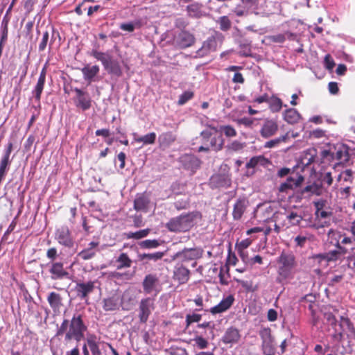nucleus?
<instances>
[{
    "instance_id": "obj_21",
    "label": "nucleus",
    "mask_w": 355,
    "mask_h": 355,
    "mask_svg": "<svg viewBox=\"0 0 355 355\" xmlns=\"http://www.w3.org/2000/svg\"><path fill=\"white\" fill-rule=\"evenodd\" d=\"M234 302V297L232 295H229L225 298H223L219 304L213 306L210 309L212 314L220 313L229 309Z\"/></svg>"
},
{
    "instance_id": "obj_24",
    "label": "nucleus",
    "mask_w": 355,
    "mask_h": 355,
    "mask_svg": "<svg viewBox=\"0 0 355 355\" xmlns=\"http://www.w3.org/2000/svg\"><path fill=\"white\" fill-rule=\"evenodd\" d=\"M278 130V125L273 120H266L261 130V135L264 138H268L274 135Z\"/></svg>"
},
{
    "instance_id": "obj_31",
    "label": "nucleus",
    "mask_w": 355,
    "mask_h": 355,
    "mask_svg": "<svg viewBox=\"0 0 355 355\" xmlns=\"http://www.w3.org/2000/svg\"><path fill=\"white\" fill-rule=\"evenodd\" d=\"M304 179H287L286 182L281 184L279 188V192L288 193L297 187H299Z\"/></svg>"
},
{
    "instance_id": "obj_63",
    "label": "nucleus",
    "mask_w": 355,
    "mask_h": 355,
    "mask_svg": "<svg viewBox=\"0 0 355 355\" xmlns=\"http://www.w3.org/2000/svg\"><path fill=\"white\" fill-rule=\"evenodd\" d=\"M267 318L270 322H274L277 319V312L273 309H270L268 311Z\"/></svg>"
},
{
    "instance_id": "obj_8",
    "label": "nucleus",
    "mask_w": 355,
    "mask_h": 355,
    "mask_svg": "<svg viewBox=\"0 0 355 355\" xmlns=\"http://www.w3.org/2000/svg\"><path fill=\"white\" fill-rule=\"evenodd\" d=\"M275 221L282 220V227L289 228L291 226L299 225L303 218L296 212H277L273 216Z\"/></svg>"
},
{
    "instance_id": "obj_26",
    "label": "nucleus",
    "mask_w": 355,
    "mask_h": 355,
    "mask_svg": "<svg viewBox=\"0 0 355 355\" xmlns=\"http://www.w3.org/2000/svg\"><path fill=\"white\" fill-rule=\"evenodd\" d=\"M103 309L105 311H114L119 309V298L116 295L103 300Z\"/></svg>"
},
{
    "instance_id": "obj_25",
    "label": "nucleus",
    "mask_w": 355,
    "mask_h": 355,
    "mask_svg": "<svg viewBox=\"0 0 355 355\" xmlns=\"http://www.w3.org/2000/svg\"><path fill=\"white\" fill-rule=\"evenodd\" d=\"M248 205V200H246L244 198H242V199L240 198L238 200H236V202H235V204L234 205L233 211H232V216H233L234 220H238L242 218L244 212L246 210Z\"/></svg>"
},
{
    "instance_id": "obj_55",
    "label": "nucleus",
    "mask_w": 355,
    "mask_h": 355,
    "mask_svg": "<svg viewBox=\"0 0 355 355\" xmlns=\"http://www.w3.org/2000/svg\"><path fill=\"white\" fill-rule=\"evenodd\" d=\"M201 318L202 315L200 314H188L186 315V326L188 327L193 322H198L201 320Z\"/></svg>"
},
{
    "instance_id": "obj_1",
    "label": "nucleus",
    "mask_w": 355,
    "mask_h": 355,
    "mask_svg": "<svg viewBox=\"0 0 355 355\" xmlns=\"http://www.w3.org/2000/svg\"><path fill=\"white\" fill-rule=\"evenodd\" d=\"M83 315L75 313L71 320L64 319L58 329L56 336L64 335V341L75 340L80 342L83 338L87 326L83 320Z\"/></svg>"
},
{
    "instance_id": "obj_54",
    "label": "nucleus",
    "mask_w": 355,
    "mask_h": 355,
    "mask_svg": "<svg viewBox=\"0 0 355 355\" xmlns=\"http://www.w3.org/2000/svg\"><path fill=\"white\" fill-rule=\"evenodd\" d=\"M193 97V92L191 91H185L180 96L178 99V105H182L185 104L188 101Z\"/></svg>"
},
{
    "instance_id": "obj_30",
    "label": "nucleus",
    "mask_w": 355,
    "mask_h": 355,
    "mask_svg": "<svg viewBox=\"0 0 355 355\" xmlns=\"http://www.w3.org/2000/svg\"><path fill=\"white\" fill-rule=\"evenodd\" d=\"M47 301L51 308L54 311H59L60 309L63 306L62 298L61 295L55 292H51L48 297Z\"/></svg>"
},
{
    "instance_id": "obj_53",
    "label": "nucleus",
    "mask_w": 355,
    "mask_h": 355,
    "mask_svg": "<svg viewBox=\"0 0 355 355\" xmlns=\"http://www.w3.org/2000/svg\"><path fill=\"white\" fill-rule=\"evenodd\" d=\"M89 182L91 186L88 190L92 192L99 191L102 189L101 179H91Z\"/></svg>"
},
{
    "instance_id": "obj_45",
    "label": "nucleus",
    "mask_w": 355,
    "mask_h": 355,
    "mask_svg": "<svg viewBox=\"0 0 355 355\" xmlns=\"http://www.w3.org/2000/svg\"><path fill=\"white\" fill-rule=\"evenodd\" d=\"M164 256V252H156L154 253H144L140 255V259L141 260L144 259H148V260H153V261H157Z\"/></svg>"
},
{
    "instance_id": "obj_34",
    "label": "nucleus",
    "mask_w": 355,
    "mask_h": 355,
    "mask_svg": "<svg viewBox=\"0 0 355 355\" xmlns=\"http://www.w3.org/2000/svg\"><path fill=\"white\" fill-rule=\"evenodd\" d=\"M213 132L206 129L201 132L200 137H202V145L198 148V152H209V147L208 145L209 139L212 137Z\"/></svg>"
},
{
    "instance_id": "obj_22",
    "label": "nucleus",
    "mask_w": 355,
    "mask_h": 355,
    "mask_svg": "<svg viewBox=\"0 0 355 355\" xmlns=\"http://www.w3.org/2000/svg\"><path fill=\"white\" fill-rule=\"evenodd\" d=\"M150 199L145 193L138 194L134 200V209L137 211L147 212Z\"/></svg>"
},
{
    "instance_id": "obj_4",
    "label": "nucleus",
    "mask_w": 355,
    "mask_h": 355,
    "mask_svg": "<svg viewBox=\"0 0 355 355\" xmlns=\"http://www.w3.org/2000/svg\"><path fill=\"white\" fill-rule=\"evenodd\" d=\"M323 162L336 160L335 165L339 166L347 162L349 159L348 148L346 145L338 144L329 146V149L323 150L321 152Z\"/></svg>"
},
{
    "instance_id": "obj_3",
    "label": "nucleus",
    "mask_w": 355,
    "mask_h": 355,
    "mask_svg": "<svg viewBox=\"0 0 355 355\" xmlns=\"http://www.w3.org/2000/svg\"><path fill=\"white\" fill-rule=\"evenodd\" d=\"M46 256L50 260V263H49V273L52 280L69 279L70 274L64 267V263L56 261L58 256L56 248L52 247L49 248L46 250Z\"/></svg>"
},
{
    "instance_id": "obj_16",
    "label": "nucleus",
    "mask_w": 355,
    "mask_h": 355,
    "mask_svg": "<svg viewBox=\"0 0 355 355\" xmlns=\"http://www.w3.org/2000/svg\"><path fill=\"white\" fill-rule=\"evenodd\" d=\"M190 277V270L182 264H177L173 270V278L180 284H186Z\"/></svg>"
},
{
    "instance_id": "obj_35",
    "label": "nucleus",
    "mask_w": 355,
    "mask_h": 355,
    "mask_svg": "<svg viewBox=\"0 0 355 355\" xmlns=\"http://www.w3.org/2000/svg\"><path fill=\"white\" fill-rule=\"evenodd\" d=\"M115 262L117 263L116 269L121 270L123 268H130L132 261L126 253L123 252L119 254Z\"/></svg>"
},
{
    "instance_id": "obj_17",
    "label": "nucleus",
    "mask_w": 355,
    "mask_h": 355,
    "mask_svg": "<svg viewBox=\"0 0 355 355\" xmlns=\"http://www.w3.org/2000/svg\"><path fill=\"white\" fill-rule=\"evenodd\" d=\"M202 250L200 248H185L176 254L178 257L182 258V261H188L200 258L202 255Z\"/></svg>"
},
{
    "instance_id": "obj_5",
    "label": "nucleus",
    "mask_w": 355,
    "mask_h": 355,
    "mask_svg": "<svg viewBox=\"0 0 355 355\" xmlns=\"http://www.w3.org/2000/svg\"><path fill=\"white\" fill-rule=\"evenodd\" d=\"M91 55L97 60L101 61L104 69L107 73L120 77L122 75V68L118 59L114 58L108 53L93 50Z\"/></svg>"
},
{
    "instance_id": "obj_56",
    "label": "nucleus",
    "mask_w": 355,
    "mask_h": 355,
    "mask_svg": "<svg viewBox=\"0 0 355 355\" xmlns=\"http://www.w3.org/2000/svg\"><path fill=\"white\" fill-rule=\"evenodd\" d=\"M222 130L227 137H233L236 136V130L231 125H223L220 127Z\"/></svg>"
},
{
    "instance_id": "obj_50",
    "label": "nucleus",
    "mask_w": 355,
    "mask_h": 355,
    "mask_svg": "<svg viewBox=\"0 0 355 355\" xmlns=\"http://www.w3.org/2000/svg\"><path fill=\"white\" fill-rule=\"evenodd\" d=\"M288 137V133H286V135L281 136L279 138L267 141L265 144L264 146L268 148H273L276 146L277 144H279L280 142L286 141Z\"/></svg>"
},
{
    "instance_id": "obj_32",
    "label": "nucleus",
    "mask_w": 355,
    "mask_h": 355,
    "mask_svg": "<svg viewBox=\"0 0 355 355\" xmlns=\"http://www.w3.org/2000/svg\"><path fill=\"white\" fill-rule=\"evenodd\" d=\"M182 163L185 168L193 172L200 164V161L195 156L187 155L183 157Z\"/></svg>"
},
{
    "instance_id": "obj_40",
    "label": "nucleus",
    "mask_w": 355,
    "mask_h": 355,
    "mask_svg": "<svg viewBox=\"0 0 355 355\" xmlns=\"http://www.w3.org/2000/svg\"><path fill=\"white\" fill-rule=\"evenodd\" d=\"M262 349L264 355H275V348L270 336L263 340Z\"/></svg>"
},
{
    "instance_id": "obj_37",
    "label": "nucleus",
    "mask_w": 355,
    "mask_h": 355,
    "mask_svg": "<svg viewBox=\"0 0 355 355\" xmlns=\"http://www.w3.org/2000/svg\"><path fill=\"white\" fill-rule=\"evenodd\" d=\"M209 151L218 152L222 150L224 145V139L221 137H211L208 141Z\"/></svg>"
},
{
    "instance_id": "obj_39",
    "label": "nucleus",
    "mask_w": 355,
    "mask_h": 355,
    "mask_svg": "<svg viewBox=\"0 0 355 355\" xmlns=\"http://www.w3.org/2000/svg\"><path fill=\"white\" fill-rule=\"evenodd\" d=\"M315 156V150L314 148L309 149L304 152L300 159V164L303 166H309L313 161Z\"/></svg>"
},
{
    "instance_id": "obj_46",
    "label": "nucleus",
    "mask_w": 355,
    "mask_h": 355,
    "mask_svg": "<svg viewBox=\"0 0 355 355\" xmlns=\"http://www.w3.org/2000/svg\"><path fill=\"white\" fill-rule=\"evenodd\" d=\"M138 26H140V23L139 21H131L128 23H123L121 24L119 26L120 29L128 32V33H132L135 28Z\"/></svg>"
},
{
    "instance_id": "obj_2",
    "label": "nucleus",
    "mask_w": 355,
    "mask_h": 355,
    "mask_svg": "<svg viewBox=\"0 0 355 355\" xmlns=\"http://www.w3.org/2000/svg\"><path fill=\"white\" fill-rule=\"evenodd\" d=\"M201 216V214L198 211L182 214L171 218L166 223V227L171 232L184 233L190 231L194 226L196 220L200 218Z\"/></svg>"
},
{
    "instance_id": "obj_29",
    "label": "nucleus",
    "mask_w": 355,
    "mask_h": 355,
    "mask_svg": "<svg viewBox=\"0 0 355 355\" xmlns=\"http://www.w3.org/2000/svg\"><path fill=\"white\" fill-rule=\"evenodd\" d=\"M158 282L159 279L155 275H147L142 282L144 291L147 294L151 293Z\"/></svg>"
},
{
    "instance_id": "obj_61",
    "label": "nucleus",
    "mask_w": 355,
    "mask_h": 355,
    "mask_svg": "<svg viewBox=\"0 0 355 355\" xmlns=\"http://www.w3.org/2000/svg\"><path fill=\"white\" fill-rule=\"evenodd\" d=\"M324 64L327 69L331 70L334 68L335 62L331 58L330 55H326L324 57Z\"/></svg>"
},
{
    "instance_id": "obj_62",
    "label": "nucleus",
    "mask_w": 355,
    "mask_h": 355,
    "mask_svg": "<svg viewBox=\"0 0 355 355\" xmlns=\"http://www.w3.org/2000/svg\"><path fill=\"white\" fill-rule=\"evenodd\" d=\"M171 355H187V352L185 349L182 347H173L171 349Z\"/></svg>"
},
{
    "instance_id": "obj_10",
    "label": "nucleus",
    "mask_w": 355,
    "mask_h": 355,
    "mask_svg": "<svg viewBox=\"0 0 355 355\" xmlns=\"http://www.w3.org/2000/svg\"><path fill=\"white\" fill-rule=\"evenodd\" d=\"M248 170V175H254L256 170L261 167L270 169L272 166L271 161L263 155L254 156L246 163L245 165Z\"/></svg>"
},
{
    "instance_id": "obj_33",
    "label": "nucleus",
    "mask_w": 355,
    "mask_h": 355,
    "mask_svg": "<svg viewBox=\"0 0 355 355\" xmlns=\"http://www.w3.org/2000/svg\"><path fill=\"white\" fill-rule=\"evenodd\" d=\"M187 11L189 17L200 18L204 15L202 5L198 3H193L187 6Z\"/></svg>"
},
{
    "instance_id": "obj_12",
    "label": "nucleus",
    "mask_w": 355,
    "mask_h": 355,
    "mask_svg": "<svg viewBox=\"0 0 355 355\" xmlns=\"http://www.w3.org/2000/svg\"><path fill=\"white\" fill-rule=\"evenodd\" d=\"M194 35L187 31H181L173 39L174 45L180 49L191 46L195 42Z\"/></svg>"
},
{
    "instance_id": "obj_9",
    "label": "nucleus",
    "mask_w": 355,
    "mask_h": 355,
    "mask_svg": "<svg viewBox=\"0 0 355 355\" xmlns=\"http://www.w3.org/2000/svg\"><path fill=\"white\" fill-rule=\"evenodd\" d=\"M155 308V299L151 297L141 299L139 302L138 311L139 322L146 324Z\"/></svg>"
},
{
    "instance_id": "obj_28",
    "label": "nucleus",
    "mask_w": 355,
    "mask_h": 355,
    "mask_svg": "<svg viewBox=\"0 0 355 355\" xmlns=\"http://www.w3.org/2000/svg\"><path fill=\"white\" fill-rule=\"evenodd\" d=\"M324 191L322 179H317L313 184L306 186L302 191V194L310 193L311 195L320 196Z\"/></svg>"
},
{
    "instance_id": "obj_20",
    "label": "nucleus",
    "mask_w": 355,
    "mask_h": 355,
    "mask_svg": "<svg viewBox=\"0 0 355 355\" xmlns=\"http://www.w3.org/2000/svg\"><path fill=\"white\" fill-rule=\"evenodd\" d=\"M217 42L215 37H208L202 44V46L199 49L196 53L199 57H204L212 51L216 50Z\"/></svg>"
},
{
    "instance_id": "obj_15",
    "label": "nucleus",
    "mask_w": 355,
    "mask_h": 355,
    "mask_svg": "<svg viewBox=\"0 0 355 355\" xmlns=\"http://www.w3.org/2000/svg\"><path fill=\"white\" fill-rule=\"evenodd\" d=\"M74 92L76 94V105L83 110H87L91 107V98L87 92L78 88H75Z\"/></svg>"
},
{
    "instance_id": "obj_47",
    "label": "nucleus",
    "mask_w": 355,
    "mask_h": 355,
    "mask_svg": "<svg viewBox=\"0 0 355 355\" xmlns=\"http://www.w3.org/2000/svg\"><path fill=\"white\" fill-rule=\"evenodd\" d=\"M218 23L220 25V30L223 31H227L231 28V21L227 16L219 17Z\"/></svg>"
},
{
    "instance_id": "obj_13",
    "label": "nucleus",
    "mask_w": 355,
    "mask_h": 355,
    "mask_svg": "<svg viewBox=\"0 0 355 355\" xmlns=\"http://www.w3.org/2000/svg\"><path fill=\"white\" fill-rule=\"evenodd\" d=\"M13 144L12 142L8 143L6 146L0 160V178H3L6 175V172L9 170L12 159L10 158L11 153L12 151Z\"/></svg>"
},
{
    "instance_id": "obj_19",
    "label": "nucleus",
    "mask_w": 355,
    "mask_h": 355,
    "mask_svg": "<svg viewBox=\"0 0 355 355\" xmlns=\"http://www.w3.org/2000/svg\"><path fill=\"white\" fill-rule=\"evenodd\" d=\"M46 69L44 67L40 74L36 85L32 91V94L35 100L37 102H40L41 99V95L43 92L45 82H46Z\"/></svg>"
},
{
    "instance_id": "obj_41",
    "label": "nucleus",
    "mask_w": 355,
    "mask_h": 355,
    "mask_svg": "<svg viewBox=\"0 0 355 355\" xmlns=\"http://www.w3.org/2000/svg\"><path fill=\"white\" fill-rule=\"evenodd\" d=\"M150 232V230L147 228V229L139 230L135 232H126L124 234V236L128 239H133L135 240H139L141 239H143V238L147 236L149 234Z\"/></svg>"
},
{
    "instance_id": "obj_59",
    "label": "nucleus",
    "mask_w": 355,
    "mask_h": 355,
    "mask_svg": "<svg viewBox=\"0 0 355 355\" xmlns=\"http://www.w3.org/2000/svg\"><path fill=\"white\" fill-rule=\"evenodd\" d=\"M324 318L331 326L333 327L336 326V318L331 312H325L324 313Z\"/></svg>"
},
{
    "instance_id": "obj_57",
    "label": "nucleus",
    "mask_w": 355,
    "mask_h": 355,
    "mask_svg": "<svg viewBox=\"0 0 355 355\" xmlns=\"http://www.w3.org/2000/svg\"><path fill=\"white\" fill-rule=\"evenodd\" d=\"M340 258L339 253L336 250L326 252V255L324 256L325 261L327 262L335 261L338 260Z\"/></svg>"
},
{
    "instance_id": "obj_44",
    "label": "nucleus",
    "mask_w": 355,
    "mask_h": 355,
    "mask_svg": "<svg viewBox=\"0 0 355 355\" xmlns=\"http://www.w3.org/2000/svg\"><path fill=\"white\" fill-rule=\"evenodd\" d=\"M268 103L270 109L273 112H279L283 106L282 100L274 96L269 98Z\"/></svg>"
},
{
    "instance_id": "obj_36",
    "label": "nucleus",
    "mask_w": 355,
    "mask_h": 355,
    "mask_svg": "<svg viewBox=\"0 0 355 355\" xmlns=\"http://www.w3.org/2000/svg\"><path fill=\"white\" fill-rule=\"evenodd\" d=\"M300 118V114L294 108H289L286 110L284 113V119L291 124L297 123Z\"/></svg>"
},
{
    "instance_id": "obj_23",
    "label": "nucleus",
    "mask_w": 355,
    "mask_h": 355,
    "mask_svg": "<svg viewBox=\"0 0 355 355\" xmlns=\"http://www.w3.org/2000/svg\"><path fill=\"white\" fill-rule=\"evenodd\" d=\"M240 338L239 331L236 328L231 327L225 332L222 341L225 344H234L239 342Z\"/></svg>"
},
{
    "instance_id": "obj_7",
    "label": "nucleus",
    "mask_w": 355,
    "mask_h": 355,
    "mask_svg": "<svg viewBox=\"0 0 355 355\" xmlns=\"http://www.w3.org/2000/svg\"><path fill=\"white\" fill-rule=\"evenodd\" d=\"M266 3V0H241L240 3L236 6L232 12L237 17H246L262 9Z\"/></svg>"
},
{
    "instance_id": "obj_52",
    "label": "nucleus",
    "mask_w": 355,
    "mask_h": 355,
    "mask_svg": "<svg viewBox=\"0 0 355 355\" xmlns=\"http://www.w3.org/2000/svg\"><path fill=\"white\" fill-rule=\"evenodd\" d=\"M194 342V346L200 349H204L207 347L209 343L208 341L202 336H196L193 339Z\"/></svg>"
},
{
    "instance_id": "obj_51",
    "label": "nucleus",
    "mask_w": 355,
    "mask_h": 355,
    "mask_svg": "<svg viewBox=\"0 0 355 355\" xmlns=\"http://www.w3.org/2000/svg\"><path fill=\"white\" fill-rule=\"evenodd\" d=\"M244 144L241 143L239 141H233L230 144H229L226 148L228 150L231 152H239L243 150L244 148Z\"/></svg>"
},
{
    "instance_id": "obj_58",
    "label": "nucleus",
    "mask_w": 355,
    "mask_h": 355,
    "mask_svg": "<svg viewBox=\"0 0 355 355\" xmlns=\"http://www.w3.org/2000/svg\"><path fill=\"white\" fill-rule=\"evenodd\" d=\"M49 33L47 31H46L43 33L42 40L39 44L38 49H39L40 51H43L46 48V46H47V44L49 42Z\"/></svg>"
},
{
    "instance_id": "obj_18",
    "label": "nucleus",
    "mask_w": 355,
    "mask_h": 355,
    "mask_svg": "<svg viewBox=\"0 0 355 355\" xmlns=\"http://www.w3.org/2000/svg\"><path fill=\"white\" fill-rule=\"evenodd\" d=\"M99 242L92 241L88 244V247L83 249L78 253V257L84 261L93 259L98 252Z\"/></svg>"
},
{
    "instance_id": "obj_27",
    "label": "nucleus",
    "mask_w": 355,
    "mask_h": 355,
    "mask_svg": "<svg viewBox=\"0 0 355 355\" xmlns=\"http://www.w3.org/2000/svg\"><path fill=\"white\" fill-rule=\"evenodd\" d=\"M81 71L84 79L90 84L92 82L94 81V78L99 73L100 69L98 65L90 66L89 64H87Z\"/></svg>"
},
{
    "instance_id": "obj_6",
    "label": "nucleus",
    "mask_w": 355,
    "mask_h": 355,
    "mask_svg": "<svg viewBox=\"0 0 355 355\" xmlns=\"http://www.w3.org/2000/svg\"><path fill=\"white\" fill-rule=\"evenodd\" d=\"M279 276L286 279L288 278L297 266L295 257L291 252H282L277 259Z\"/></svg>"
},
{
    "instance_id": "obj_14",
    "label": "nucleus",
    "mask_w": 355,
    "mask_h": 355,
    "mask_svg": "<svg viewBox=\"0 0 355 355\" xmlns=\"http://www.w3.org/2000/svg\"><path fill=\"white\" fill-rule=\"evenodd\" d=\"M55 239L60 245L69 248H72L74 244L71 232L67 227H61L56 230Z\"/></svg>"
},
{
    "instance_id": "obj_64",
    "label": "nucleus",
    "mask_w": 355,
    "mask_h": 355,
    "mask_svg": "<svg viewBox=\"0 0 355 355\" xmlns=\"http://www.w3.org/2000/svg\"><path fill=\"white\" fill-rule=\"evenodd\" d=\"M327 201L325 200H319L316 202H314V206L316 209V213H318L321 211L326 205Z\"/></svg>"
},
{
    "instance_id": "obj_42",
    "label": "nucleus",
    "mask_w": 355,
    "mask_h": 355,
    "mask_svg": "<svg viewBox=\"0 0 355 355\" xmlns=\"http://www.w3.org/2000/svg\"><path fill=\"white\" fill-rule=\"evenodd\" d=\"M96 337L92 335L87 339V343L91 350L92 355H101V349H99L98 344L97 343Z\"/></svg>"
},
{
    "instance_id": "obj_11",
    "label": "nucleus",
    "mask_w": 355,
    "mask_h": 355,
    "mask_svg": "<svg viewBox=\"0 0 355 355\" xmlns=\"http://www.w3.org/2000/svg\"><path fill=\"white\" fill-rule=\"evenodd\" d=\"M95 289V282H77L74 287V291L76 297L81 300H85L86 303L89 300V295L92 294Z\"/></svg>"
},
{
    "instance_id": "obj_38",
    "label": "nucleus",
    "mask_w": 355,
    "mask_h": 355,
    "mask_svg": "<svg viewBox=\"0 0 355 355\" xmlns=\"http://www.w3.org/2000/svg\"><path fill=\"white\" fill-rule=\"evenodd\" d=\"M159 142L162 146H168L176 139V136L171 132H166L159 136Z\"/></svg>"
},
{
    "instance_id": "obj_60",
    "label": "nucleus",
    "mask_w": 355,
    "mask_h": 355,
    "mask_svg": "<svg viewBox=\"0 0 355 355\" xmlns=\"http://www.w3.org/2000/svg\"><path fill=\"white\" fill-rule=\"evenodd\" d=\"M34 142H35V137L33 136V135H30L27 138V139H26V142L24 144V150H25V151H26V152L31 151V147H32V146H33Z\"/></svg>"
},
{
    "instance_id": "obj_43",
    "label": "nucleus",
    "mask_w": 355,
    "mask_h": 355,
    "mask_svg": "<svg viewBox=\"0 0 355 355\" xmlns=\"http://www.w3.org/2000/svg\"><path fill=\"white\" fill-rule=\"evenodd\" d=\"M156 139V134L155 132H150L146 135L136 137L135 140L137 143H143L144 144H152Z\"/></svg>"
},
{
    "instance_id": "obj_49",
    "label": "nucleus",
    "mask_w": 355,
    "mask_h": 355,
    "mask_svg": "<svg viewBox=\"0 0 355 355\" xmlns=\"http://www.w3.org/2000/svg\"><path fill=\"white\" fill-rule=\"evenodd\" d=\"M252 243V240L245 239L236 244V248L240 257H243V250L247 249Z\"/></svg>"
},
{
    "instance_id": "obj_48",
    "label": "nucleus",
    "mask_w": 355,
    "mask_h": 355,
    "mask_svg": "<svg viewBox=\"0 0 355 355\" xmlns=\"http://www.w3.org/2000/svg\"><path fill=\"white\" fill-rule=\"evenodd\" d=\"M139 245L141 248L150 249V248H157L159 245V243L156 239H153V240L147 239V240L141 241L139 243Z\"/></svg>"
}]
</instances>
